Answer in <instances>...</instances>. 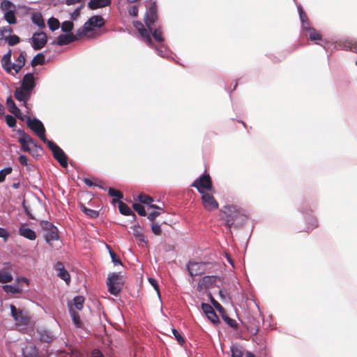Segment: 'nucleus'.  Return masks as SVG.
I'll use <instances>...</instances> for the list:
<instances>
[{"label":"nucleus","instance_id":"f257e3e1","mask_svg":"<svg viewBox=\"0 0 357 357\" xmlns=\"http://www.w3.org/2000/svg\"><path fill=\"white\" fill-rule=\"evenodd\" d=\"M144 24L140 21H134L133 26L148 46L154 48L160 56L167 57L169 49L164 43L162 26L158 24L159 15L156 2L146 0L144 1Z\"/></svg>","mask_w":357,"mask_h":357},{"label":"nucleus","instance_id":"f03ea898","mask_svg":"<svg viewBox=\"0 0 357 357\" xmlns=\"http://www.w3.org/2000/svg\"><path fill=\"white\" fill-rule=\"evenodd\" d=\"M221 211L224 213L222 219L225 225L231 228L242 227L246 221L247 217L243 210L234 205L227 204L223 206Z\"/></svg>","mask_w":357,"mask_h":357},{"label":"nucleus","instance_id":"7ed1b4c3","mask_svg":"<svg viewBox=\"0 0 357 357\" xmlns=\"http://www.w3.org/2000/svg\"><path fill=\"white\" fill-rule=\"evenodd\" d=\"M106 284L109 294L116 296L123 288V277L120 273H111L107 276Z\"/></svg>","mask_w":357,"mask_h":357},{"label":"nucleus","instance_id":"20e7f679","mask_svg":"<svg viewBox=\"0 0 357 357\" xmlns=\"http://www.w3.org/2000/svg\"><path fill=\"white\" fill-rule=\"evenodd\" d=\"M45 144L52 151L53 158L59 162V164L62 167H67L68 156L63 149L52 140H48Z\"/></svg>","mask_w":357,"mask_h":357},{"label":"nucleus","instance_id":"39448f33","mask_svg":"<svg viewBox=\"0 0 357 357\" xmlns=\"http://www.w3.org/2000/svg\"><path fill=\"white\" fill-rule=\"evenodd\" d=\"M27 126L44 142L46 143L49 139L45 137V128L43 122L34 117L31 119L30 116H26Z\"/></svg>","mask_w":357,"mask_h":357},{"label":"nucleus","instance_id":"423d86ee","mask_svg":"<svg viewBox=\"0 0 357 357\" xmlns=\"http://www.w3.org/2000/svg\"><path fill=\"white\" fill-rule=\"evenodd\" d=\"M191 185L195 188L199 193H202L204 190L211 191L213 188L211 176L206 173L195 179Z\"/></svg>","mask_w":357,"mask_h":357},{"label":"nucleus","instance_id":"0eeeda50","mask_svg":"<svg viewBox=\"0 0 357 357\" xmlns=\"http://www.w3.org/2000/svg\"><path fill=\"white\" fill-rule=\"evenodd\" d=\"M31 47L34 50H39L43 48L47 43V36L44 31H36L31 38L29 39Z\"/></svg>","mask_w":357,"mask_h":357},{"label":"nucleus","instance_id":"6e6552de","mask_svg":"<svg viewBox=\"0 0 357 357\" xmlns=\"http://www.w3.org/2000/svg\"><path fill=\"white\" fill-rule=\"evenodd\" d=\"M298 211L305 215V220L307 224L308 229L312 230L318 226L317 219L314 216L311 215L312 211L308 204L306 202L302 203L298 208Z\"/></svg>","mask_w":357,"mask_h":357},{"label":"nucleus","instance_id":"1a4fd4ad","mask_svg":"<svg viewBox=\"0 0 357 357\" xmlns=\"http://www.w3.org/2000/svg\"><path fill=\"white\" fill-rule=\"evenodd\" d=\"M15 282L20 284V286L14 284H5L2 286L3 291L7 294H19L22 292L23 284H25L26 286L29 284V281L26 278L22 277L17 278Z\"/></svg>","mask_w":357,"mask_h":357},{"label":"nucleus","instance_id":"9d476101","mask_svg":"<svg viewBox=\"0 0 357 357\" xmlns=\"http://www.w3.org/2000/svg\"><path fill=\"white\" fill-rule=\"evenodd\" d=\"M11 316L17 326H26L29 323V318L22 311L17 309L14 305H10Z\"/></svg>","mask_w":357,"mask_h":357},{"label":"nucleus","instance_id":"9b49d317","mask_svg":"<svg viewBox=\"0 0 357 357\" xmlns=\"http://www.w3.org/2000/svg\"><path fill=\"white\" fill-rule=\"evenodd\" d=\"M36 86V78L33 75V73H27L24 75L20 88L31 94L32 91L34 89Z\"/></svg>","mask_w":357,"mask_h":357},{"label":"nucleus","instance_id":"f8f14e48","mask_svg":"<svg viewBox=\"0 0 357 357\" xmlns=\"http://www.w3.org/2000/svg\"><path fill=\"white\" fill-rule=\"evenodd\" d=\"M201 307L204 313L207 317L208 319L214 324L220 323V319L216 312L208 303H202Z\"/></svg>","mask_w":357,"mask_h":357},{"label":"nucleus","instance_id":"ddd939ff","mask_svg":"<svg viewBox=\"0 0 357 357\" xmlns=\"http://www.w3.org/2000/svg\"><path fill=\"white\" fill-rule=\"evenodd\" d=\"M200 194L202 195V199L206 208L213 210L218 208V203L212 195L204 191Z\"/></svg>","mask_w":357,"mask_h":357},{"label":"nucleus","instance_id":"4468645a","mask_svg":"<svg viewBox=\"0 0 357 357\" xmlns=\"http://www.w3.org/2000/svg\"><path fill=\"white\" fill-rule=\"evenodd\" d=\"M54 268L56 272L57 275L63 280H64L66 284H68L70 281V275L68 271L65 268V266L61 261H57Z\"/></svg>","mask_w":357,"mask_h":357},{"label":"nucleus","instance_id":"2eb2a0df","mask_svg":"<svg viewBox=\"0 0 357 357\" xmlns=\"http://www.w3.org/2000/svg\"><path fill=\"white\" fill-rule=\"evenodd\" d=\"M74 41H75V38L74 37V33H70L60 34L56 38V40L52 41L51 43V44L62 46V45H68Z\"/></svg>","mask_w":357,"mask_h":357},{"label":"nucleus","instance_id":"dca6fc26","mask_svg":"<svg viewBox=\"0 0 357 357\" xmlns=\"http://www.w3.org/2000/svg\"><path fill=\"white\" fill-rule=\"evenodd\" d=\"M85 23L88 26L91 27L92 30L93 28L100 29L105 24V21L100 15H93Z\"/></svg>","mask_w":357,"mask_h":357},{"label":"nucleus","instance_id":"f3484780","mask_svg":"<svg viewBox=\"0 0 357 357\" xmlns=\"http://www.w3.org/2000/svg\"><path fill=\"white\" fill-rule=\"evenodd\" d=\"M23 357H46L39 354V351L35 345L27 344L22 349Z\"/></svg>","mask_w":357,"mask_h":357},{"label":"nucleus","instance_id":"a211bd4d","mask_svg":"<svg viewBox=\"0 0 357 357\" xmlns=\"http://www.w3.org/2000/svg\"><path fill=\"white\" fill-rule=\"evenodd\" d=\"M18 231L20 236L30 241H33L36 238V232L32 229L26 227L25 224L21 225Z\"/></svg>","mask_w":357,"mask_h":357},{"label":"nucleus","instance_id":"6ab92c4d","mask_svg":"<svg viewBox=\"0 0 357 357\" xmlns=\"http://www.w3.org/2000/svg\"><path fill=\"white\" fill-rule=\"evenodd\" d=\"M215 275H205L204 276L197 284V289L201 291L204 288H208L213 284L215 282Z\"/></svg>","mask_w":357,"mask_h":357},{"label":"nucleus","instance_id":"aec40b11","mask_svg":"<svg viewBox=\"0 0 357 357\" xmlns=\"http://www.w3.org/2000/svg\"><path fill=\"white\" fill-rule=\"evenodd\" d=\"M15 98L20 102H23L24 106L26 105L27 101L30 99L31 94L18 87L14 92Z\"/></svg>","mask_w":357,"mask_h":357},{"label":"nucleus","instance_id":"412c9836","mask_svg":"<svg viewBox=\"0 0 357 357\" xmlns=\"http://www.w3.org/2000/svg\"><path fill=\"white\" fill-rule=\"evenodd\" d=\"M68 306L69 314L71 317V319H72L74 326L77 328H81L82 323H81L79 313L74 308H73V305L70 303H68Z\"/></svg>","mask_w":357,"mask_h":357},{"label":"nucleus","instance_id":"4be33fe9","mask_svg":"<svg viewBox=\"0 0 357 357\" xmlns=\"http://www.w3.org/2000/svg\"><path fill=\"white\" fill-rule=\"evenodd\" d=\"M111 0H90L88 7L91 10L104 8L110 4Z\"/></svg>","mask_w":357,"mask_h":357},{"label":"nucleus","instance_id":"5701e85b","mask_svg":"<svg viewBox=\"0 0 357 357\" xmlns=\"http://www.w3.org/2000/svg\"><path fill=\"white\" fill-rule=\"evenodd\" d=\"M44 237L46 243L49 245H51L52 241L59 240V235L58 228L56 227L54 230L46 231L44 234Z\"/></svg>","mask_w":357,"mask_h":357},{"label":"nucleus","instance_id":"b1692460","mask_svg":"<svg viewBox=\"0 0 357 357\" xmlns=\"http://www.w3.org/2000/svg\"><path fill=\"white\" fill-rule=\"evenodd\" d=\"M202 265V263L189 261L186 266L189 275L193 277L200 274L199 266Z\"/></svg>","mask_w":357,"mask_h":357},{"label":"nucleus","instance_id":"393cba45","mask_svg":"<svg viewBox=\"0 0 357 357\" xmlns=\"http://www.w3.org/2000/svg\"><path fill=\"white\" fill-rule=\"evenodd\" d=\"M118 204H119V212L123 215H127V216H129V215H132L133 219H136V215L135 214V213L131 210V208L129 207V206L128 204H126V203L121 202V201H118Z\"/></svg>","mask_w":357,"mask_h":357},{"label":"nucleus","instance_id":"a878e982","mask_svg":"<svg viewBox=\"0 0 357 357\" xmlns=\"http://www.w3.org/2000/svg\"><path fill=\"white\" fill-rule=\"evenodd\" d=\"M33 24L38 26L40 29H44L45 24L43 15L39 12L33 13L31 17Z\"/></svg>","mask_w":357,"mask_h":357},{"label":"nucleus","instance_id":"bb28decb","mask_svg":"<svg viewBox=\"0 0 357 357\" xmlns=\"http://www.w3.org/2000/svg\"><path fill=\"white\" fill-rule=\"evenodd\" d=\"M6 105L9 112L13 114L15 116H17L20 114V109L16 105L11 96L6 98Z\"/></svg>","mask_w":357,"mask_h":357},{"label":"nucleus","instance_id":"cd10ccee","mask_svg":"<svg viewBox=\"0 0 357 357\" xmlns=\"http://www.w3.org/2000/svg\"><path fill=\"white\" fill-rule=\"evenodd\" d=\"M47 52L48 50H46L44 52H39L36 56H34L31 61V66L32 67H35L38 64H44L45 62V53Z\"/></svg>","mask_w":357,"mask_h":357},{"label":"nucleus","instance_id":"c85d7f7f","mask_svg":"<svg viewBox=\"0 0 357 357\" xmlns=\"http://www.w3.org/2000/svg\"><path fill=\"white\" fill-rule=\"evenodd\" d=\"M130 228L132 230V234L136 238H137L141 242L146 243L145 236L142 231L140 226L139 225L138 223L137 225L131 226Z\"/></svg>","mask_w":357,"mask_h":357},{"label":"nucleus","instance_id":"c756f323","mask_svg":"<svg viewBox=\"0 0 357 357\" xmlns=\"http://www.w3.org/2000/svg\"><path fill=\"white\" fill-rule=\"evenodd\" d=\"M15 13L16 10H10L4 13L3 19L9 24H15L17 22Z\"/></svg>","mask_w":357,"mask_h":357},{"label":"nucleus","instance_id":"7c9ffc66","mask_svg":"<svg viewBox=\"0 0 357 357\" xmlns=\"http://www.w3.org/2000/svg\"><path fill=\"white\" fill-rule=\"evenodd\" d=\"M108 195L114 197V199L112 201V204H114L116 202L118 203V201H121V199L123 198V193L114 188H108Z\"/></svg>","mask_w":357,"mask_h":357},{"label":"nucleus","instance_id":"2f4dec72","mask_svg":"<svg viewBox=\"0 0 357 357\" xmlns=\"http://www.w3.org/2000/svg\"><path fill=\"white\" fill-rule=\"evenodd\" d=\"M79 208L82 212L91 218H96L99 215L98 211L89 208L82 203L79 204Z\"/></svg>","mask_w":357,"mask_h":357},{"label":"nucleus","instance_id":"473e14b6","mask_svg":"<svg viewBox=\"0 0 357 357\" xmlns=\"http://www.w3.org/2000/svg\"><path fill=\"white\" fill-rule=\"evenodd\" d=\"M40 340L43 342L50 343L53 341L54 335L47 330H41L38 332Z\"/></svg>","mask_w":357,"mask_h":357},{"label":"nucleus","instance_id":"72a5a7b5","mask_svg":"<svg viewBox=\"0 0 357 357\" xmlns=\"http://www.w3.org/2000/svg\"><path fill=\"white\" fill-rule=\"evenodd\" d=\"M307 32L308 33L309 39L316 44H319V41H323L321 35L314 28L312 27L308 29Z\"/></svg>","mask_w":357,"mask_h":357},{"label":"nucleus","instance_id":"f704fd0d","mask_svg":"<svg viewBox=\"0 0 357 357\" xmlns=\"http://www.w3.org/2000/svg\"><path fill=\"white\" fill-rule=\"evenodd\" d=\"M91 31V28L88 26L86 23L83 24L82 26L79 28L76 31V33L74 34V37L75 38V40H78L81 37L85 36L88 32Z\"/></svg>","mask_w":357,"mask_h":357},{"label":"nucleus","instance_id":"c9c22d12","mask_svg":"<svg viewBox=\"0 0 357 357\" xmlns=\"http://www.w3.org/2000/svg\"><path fill=\"white\" fill-rule=\"evenodd\" d=\"M0 8L5 13L10 10H16L15 5L10 0H3L0 3Z\"/></svg>","mask_w":357,"mask_h":357},{"label":"nucleus","instance_id":"e433bc0d","mask_svg":"<svg viewBox=\"0 0 357 357\" xmlns=\"http://www.w3.org/2000/svg\"><path fill=\"white\" fill-rule=\"evenodd\" d=\"M84 298L82 296H75L73 298V307H75L77 310H82L84 307Z\"/></svg>","mask_w":357,"mask_h":357},{"label":"nucleus","instance_id":"4c0bfd02","mask_svg":"<svg viewBox=\"0 0 357 357\" xmlns=\"http://www.w3.org/2000/svg\"><path fill=\"white\" fill-rule=\"evenodd\" d=\"M106 248L109 252V256L111 257L112 262L114 265H123L121 259L119 257L116 255V254L112 250L111 247L108 245H106Z\"/></svg>","mask_w":357,"mask_h":357},{"label":"nucleus","instance_id":"58836bf2","mask_svg":"<svg viewBox=\"0 0 357 357\" xmlns=\"http://www.w3.org/2000/svg\"><path fill=\"white\" fill-rule=\"evenodd\" d=\"M230 350L231 354V357H242V347L240 345L237 344H232L230 347Z\"/></svg>","mask_w":357,"mask_h":357},{"label":"nucleus","instance_id":"ea45409f","mask_svg":"<svg viewBox=\"0 0 357 357\" xmlns=\"http://www.w3.org/2000/svg\"><path fill=\"white\" fill-rule=\"evenodd\" d=\"M47 25L52 31H54L59 28L60 22L58 19L51 17L47 20Z\"/></svg>","mask_w":357,"mask_h":357},{"label":"nucleus","instance_id":"a19ab883","mask_svg":"<svg viewBox=\"0 0 357 357\" xmlns=\"http://www.w3.org/2000/svg\"><path fill=\"white\" fill-rule=\"evenodd\" d=\"M221 317H222V319L224 320V321L227 325H229L231 328H232L233 329L238 328V324L236 323V321L234 319L228 317L227 314H225V312L221 313Z\"/></svg>","mask_w":357,"mask_h":357},{"label":"nucleus","instance_id":"79ce46f5","mask_svg":"<svg viewBox=\"0 0 357 357\" xmlns=\"http://www.w3.org/2000/svg\"><path fill=\"white\" fill-rule=\"evenodd\" d=\"M74 24L70 20L64 21L61 24V31L66 33H73L72 30L73 29Z\"/></svg>","mask_w":357,"mask_h":357},{"label":"nucleus","instance_id":"37998d69","mask_svg":"<svg viewBox=\"0 0 357 357\" xmlns=\"http://www.w3.org/2000/svg\"><path fill=\"white\" fill-rule=\"evenodd\" d=\"M13 275L6 271H0V282L5 284L13 280Z\"/></svg>","mask_w":357,"mask_h":357},{"label":"nucleus","instance_id":"c03bdc74","mask_svg":"<svg viewBox=\"0 0 357 357\" xmlns=\"http://www.w3.org/2000/svg\"><path fill=\"white\" fill-rule=\"evenodd\" d=\"M133 209L138 213L140 216H146V212L144 206L140 203H133L132 204Z\"/></svg>","mask_w":357,"mask_h":357},{"label":"nucleus","instance_id":"a18cd8bd","mask_svg":"<svg viewBox=\"0 0 357 357\" xmlns=\"http://www.w3.org/2000/svg\"><path fill=\"white\" fill-rule=\"evenodd\" d=\"M4 40L8 41V44L10 46L15 45L20 42V37L15 34L10 35L8 37H5Z\"/></svg>","mask_w":357,"mask_h":357},{"label":"nucleus","instance_id":"49530a36","mask_svg":"<svg viewBox=\"0 0 357 357\" xmlns=\"http://www.w3.org/2000/svg\"><path fill=\"white\" fill-rule=\"evenodd\" d=\"M40 225L41 228L45 231L52 230V229L54 230V228L57 227L56 226H55L51 222H50L48 220H41L40 222Z\"/></svg>","mask_w":357,"mask_h":357},{"label":"nucleus","instance_id":"de8ad7c7","mask_svg":"<svg viewBox=\"0 0 357 357\" xmlns=\"http://www.w3.org/2000/svg\"><path fill=\"white\" fill-rule=\"evenodd\" d=\"M13 171V168L10 166L6 167L0 170V183L6 180L8 174H10Z\"/></svg>","mask_w":357,"mask_h":357},{"label":"nucleus","instance_id":"09e8293b","mask_svg":"<svg viewBox=\"0 0 357 357\" xmlns=\"http://www.w3.org/2000/svg\"><path fill=\"white\" fill-rule=\"evenodd\" d=\"M209 299L211 303L215 307V308L221 314L225 312L224 307L213 297L211 293H209Z\"/></svg>","mask_w":357,"mask_h":357},{"label":"nucleus","instance_id":"8fccbe9b","mask_svg":"<svg viewBox=\"0 0 357 357\" xmlns=\"http://www.w3.org/2000/svg\"><path fill=\"white\" fill-rule=\"evenodd\" d=\"M138 200L140 202L146 204L148 206H149V205H151L153 202V199L151 197L144 195H139L138 196Z\"/></svg>","mask_w":357,"mask_h":357},{"label":"nucleus","instance_id":"3c124183","mask_svg":"<svg viewBox=\"0 0 357 357\" xmlns=\"http://www.w3.org/2000/svg\"><path fill=\"white\" fill-rule=\"evenodd\" d=\"M18 142L20 143L22 149L24 151L29 152L30 151L29 140L25 138H19Z\"/></svg>","mask_w":357,"mask_h":357},{"label":"nucleus","instance_id":"603ef678","mask_svg":"<svg viewBox=\"0 0 357 357\" xmlns=\"http://www.w3.org/2000/svg\"><path fill=\"white\" fill-rule=\"evenodd\" d=\"M6 121L9 128H14L16 126V117L10 114H7L6 116Z\"/></svg>","mask_w":357,"mask_h":357},{"label":"nucleus","instance_id":"864d4df0","mask_svg":"<svg viewBox=\"0 0 357 357\" xmlns=\"http://www.w3.org/2000/svg\"><path fill=\"white\" fill-rule=\"evenodd\" d=\"M298 13L301 23H303L305 21L309 20L307 16L305 13L302 6L301 5L297 6Z\"/></svg>","mask_w":357,"mask_h":357},{"label":"nucleus","instance_id":"5fc2aeb1","mask_svg":"<svg viewBox=\"0 0 357 357\" xmlns=\"http://www.w3.org/2000/svg\"><path fill=\"white\" fill-rule=\"evenodd\" d=\"M172 332L175 339L180 344H183L185 342L183 337L176 328H172Z\"/></svg>","mask_w":357,"mask_h":357},{"label":"nucleus","instance_id":"6e6d98bb","mask_svg":"<svg viewBox=\"0 0 357 357\" xmlns=\"http://www.w3.org/2000/svg\"><path fill=\"white\" fill-rule=\"evenodd\" d=\"M12 52L11 50H8V52L5 54L1 59V65L6 66V64L11 63L10 58H11Z\"/></svg>","mask_w":357,"mask_h":357},{"label":"nucleus","instance_id":"4d7b16f0","mask_svg":"<svg viewBox=\"0 0 357 357\" xmlns=\"http://www.w3.org/2000/svg\"><path fill=\"white\" fill-rule=\"evenodd\" d=\"M12 31H13V29L9 26H3V27L0 28V36H1L0 40L4 39V38L6 37L5 34L6 33H11Z\"/></svg>","mask_w":357,"mask_h":357},{"label":"nucleus","instance_id":"13d9d810","mask_svg":"<svg viewBox=\"0 0 357 357\" xmlns=\"http://www.w3.org/2000/svg\"><path fill=\"white\" fill-rule=\"evenodd\" d=\"M151 231L155 235H160L162 232L160 225L158 223H152L151 225Z\"/></svg>","mask_w":357,"mask_h":357},{"label":"nucleus","instance_id":"bf43d9fd","mask_svg":"<svg viewBox=\"0 0 357 357\" xmlns=\"http://www.w3.org/2000/svg\"><path fill=\"white\" fill-rule=\"evenodd\" d=\"M22 208L25 214L28 216V218L31 220H35V217L31 213L29 207L26 205L24 200L22 202Z\"/></svg>","mask_w":357,"mask_h":357},{"label":"nucleus","instance_id":"052dcab7","mask_svg":"<svg viewBox=\"0 0 357 357\" xmlns=\"http://www.w3.org/2000/svg\"><path fill=\"white\" fill-rule=\"evenodd\" d=\"M17 133L21 135L20 138H25L29 140L30 143H33V138L30 137L28 134H26L23 130L18 129L17 130Z\"/></svg>","mask_w":357,"mask_h":357},{"label":"nucleus","instance_id":"680f3d73","mask_svg":"<svg viewBox=\"0 0 357 357\" xmlns=\"http://www.w3.org/2000/svg\"><path fill=\"white\" fill-rule=\"evenodd\" d=\"M10 236L9 232L3 227H0V237L3 238L4 241H6Z\"/></svg>","mask_w":357,"mask_h":357},{"label":"nucleus","instance_id":"e2e57ef3","mask_svg":"<svg viewBox=\"0 0 357 357\" xmlns=\"http://www.w3.org/2000/svg\"><path fill=\"white\" fill-rule=\"evenodd\" d=\"M25 52L23 51L20 52L19 56L17 59L16 63L22 64V66H24L25 64Z\"/></svg>","mask_w":357,"mask_h":357},{"label":"nucleus","instance_id":"0e129e2a","mask_svg":"<svg viewBox=\"0 0 357 357\" xmlns=\"http://www.w3.org/2000/svg\"><path fill=\"white\" fill-rule=\"evenodd\" d=\"M149 282L153 287L154 289L157 291L158 294L159 295L160 294L159 287H158V282L155 280V279L149 278Z\"/></svg>","mask_w":357,"mask_h":357},{"label":"nucleus","instance_id":"69168bd1","mask_svg":"<svg viewBox=\"0 0 357 357\" xmlns=\"http://www.w3.org/2000/svg\"><path fill=\"white\" fill-rule=\"evenodd\" d=\"M80 9L81 6H79L70 14V19L72 20H75L77 17L80 15Z\"/></svg>","mask_w":357,"mask_h":357},{"label":"nucleus","instance_id":"338daca9","mask_svg":"<svg viewBox=\"0 0 357 357\" xmlns=\"http://www.w3.org/2000/svg\"><path fill=\"white\" fill-rule=\"evenodd\" d=\"M160 214V211H152L151 213H150L148 215V219L150 220V221H154L155 220V218L159 216Z\"/></svg>","mask_w":357,"mask_h":357},{"label":"nucleus","instance_id":"774afa93","mask_svg":"<svg viewBox=\"0 0 357 357\" xmlns=\"http://www.w3.org/2000/svg\"><path fill=\"white\" fill-rule=\"evenodd\" d=\"M92 357H104L102 351L98 349H94L91 354Z\"/></svg>","mask_w":357,"mask_h":357}]
</instances>
